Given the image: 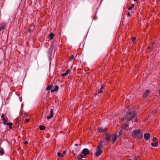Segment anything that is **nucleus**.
Returning <instances> with one entry per match:
<instances>
[{
  "label": "nucleus",
  "instance_id": "obj_37",
  "mask_svg": "<svg viewBox=\"0 0 160 160\" xmlns=\"http://www.w3.org/2000/svg\"><path fill=\"white\" fill-rule=\"evenodd\" d=\"M26 122H28L29 121V119H26Z\"/></svg>",
  "mask_w": 160,
  "mask_h": 160
},
{
  "label": "nucleus",
  "instance_id": "obj_35",
  "mask_svg": "<svg viewBox=\"0 0 160 160\" xmlns=\"http://www.w3.org/2000/svg\"><path fill=\"white\" fill-rule=\"evenodd\" d=\"M127 15H128V16L129 17L131 15L129 12H128Z\"/></svg>",
  "mask_w": 160,
  "mask_h": 160
},
{
  "label": "nucleus",
  "instance_id": "obj_32",
  "mask_svg": "<svg viewBox=\"0 0 160 160\" xmlns=\"http://www.w3.org/2000/svg\"><path fill=\"white\" fill-rule=\"evenodd\" d=\"M72 153H73L74 155H77V152H74V151H72Z\"/></svg>",
  "mask_w": 160,
  "mask_h": 160
},
{
  "label": "nucleus",
  "instance_id": "obj_7",
  "mask_svg": "<svg viewBox=\"0 0 160 160\" xmlns=\"http://www.w3.org/2000/svg\"><path fill=\"white\" fill-rule=\"evenodd\" d=\"M144 137L145 139L148 140L150 138V135L149 133H146L144 134Z\"/></svg>",
  "mask_w": 160,
  "mask_h": 160
},
{
  "label": "nucleus",
  "instance_id": "obj_34",
  "mask_svg": "<svg viewBox=\"0 0 160 160\" xmlns=\"http://www.w3.org/2000/svg\"><path fill=\"white\" fill-rule=\"evenodd\" d=\"M102 91H99L98 92V94L102 93Z\"/></svg>",
  "mask_w": 160,
  "mask_h": 160
},
{
  "label": "nucleus",
  "instance_id": "obj_13",
  "mask_svg": "<svg viewBox=\"0 0 160 160\" xmlns=\"http://www.w3.org/2000/svg\"><path fill=\"white\" fill-rule=\"evenodd\" d=\"M151 145L152 147H156L158 145V142L157 141H156L155 143L152 142L151 143Z\"/></svg>",
  "mask_w": 160,
  "mask_h": 160
},
{
  "label": "nucleus",
  "instance_id": "obj_28",
  "mask_svg": "<svg viewBox=\"0 0 160 160\" xmlns=\"http://www.w3.org/2000/svg\"><path fill=\"white\" fill-rule=\"evenodd\" d=\"M4 27L3 26H2L0 27V31L3 29L4 28Z\"/></svg>",
  "mask_w": 160,
  "mask_h": 160
},
{
  "label": "nucleus",
  "instance_id": "obj_24",
  "mask_svg": "<svg viewBox=\"0 0 160 160\" xmlns=\"http://www.w3.org/2000/svg\"><path fill=\"white\" fill-rule=\"evenodd\" d=\"M59 89V87L58 85H56L55 87V88L52 89V90H58Z\"/></svg>",
  "mask_w": 160,
  "mask_h": 160
},
{
  "label": "nucleus",
  "instance_id": "obj_29",
  "mask_svg": "<svg viewBox=\"0 0 160 160\" xmlns=\"http://www.w3.org/2000/svg\"><path fill=\"white\" fill-rule=\"evenodd\" d=\"M70 69H68L67 70V71H66V72L67 74H68L69 72H70Z\"/></svg>",
  "mask_w": 160,
  "mask_h": 160
},
{
  "label": "nucleus",
  "instance_id": "obj_36",
  "mask_svg": "<svg viewBox=\"0 0 160 160\" xmlns=\"http://www.w3.org/2000/svg\"><path fill=\"white\" fill-rule=\"evenodd\" d=\"M28 143V142L27 141H25L24 142V144H27Z\"/></svg>",
  "mask_w": 160,
  "mask_h": 160
},
{
  "label": "nucleus",
  "instance_id": "obj_26",
  "mask_svg": "<svg viewBox=\"0 0 160 160\" xmlns=\"http://www.w3.org/2000/svg\"><path fill=\"white\" fill-rule=\"evenodd\" d=\"M68 74L66 72L65 73H62L61 74V75L63 77H65V76H66Z\"/></svg>",
  "mask_w": 160,
  "mask_h": 160
},
{
  "label": "nucleus",
  "instance_id": "obj_11",
  "mask_svg": "<svg viewBox=\"0 0 160 160\" xmlns=\"http://www.w3.org/2000/svg\"><path fill=\"white\" fill-rule=\"evenodd\" d=\"M98 132H106L107 130L106 129L102 128H99L98 129Z\"/></svg>",
  "mask_w": 160,
  "mask_h": 160
},
{
  "label": "nucleus",
  "instance_id": "obj_17",
  "mask_svg": "<svg viewBox=\"0 0 160 160\" xmlns=\"http://www.w3.org/2000/svg\"><path fill=\"white\" fill-rule=\"evenodd\" d=\"M154 44V43H152L151 45V46H149L148 47V48L150 49H151L152 50H153V45Z\"/></svg>",
  "mask_w": 160,
  "mask_h": 160
},
{
  "label": "nucleus",
  "instance_id": "obj_19",
  "mask_svg": "<svg viewBox=\"0 0 160 160\" xmlns=\"http://www.w3.org/2000/svg\"><path fill=\"white\" fill-rule=\"evenodd\" d=\"M45 127L42 125H41L39 127V129L41 130H44L45 129Z\"/></svg>",
  "mask_w": 160,
  "mask_h": 160
},
{
  "label": "nucleus",
  "instance_id": "obj_18",
  "mask_svg": "<svg viewBox=\"0 0 160 160\" xmlns=\"http://www.w3.org/2000/svg\"><path fill=\"white\" fill-rule=\"evenodd\" d=\"M122 129L120 130H119V132L118 133V134H117V136L118 137L120 136L122 134Z\"/></svg>",
  "mask_w": 160,
  "mask_h": 160
},
{
  "label": "nucleus",
  "instance_id": "obj_3",
  "mask_svg": "<svg viewBox=\"0 0 160 160\" xmlns=\"http://www.w3.org/2000/svg\"><path fill=\"white\" fill-rule=\"evenodd\" d=\"M103 146L102 142L101 141L100 144L97 147V151L95 153L96 156H98L103 153V151L101 149Z\"/></svg>",
  "mask_w": 160,
  "mask_h": 160
},
{
  "label": "nucleus",
  "instance_id": "obj_33",
  "mask_svg": "<svg viewBox=\"0 0 160 160\" xmlns=\"http://www.w3.org/2000/svg\"><path fill=\"white\" fill-rule=\"evenodd\" d=\"M136 39V38L135 37H133L132 38V40L133 41H134Z\"/></svg>",
  "mask_w": 160,
  "mask_h": 160
},
{
  "label": "nucleus",
  "instance_id": "obj_9",
  "mask_svg": "<svg viewBox=\"0 0 160 160\" xmlns=\"http://www.w3.org/2000/svg\"><path fill=\"white\" fill-rule=\"evenodd\" d=\"M85 155H82L81 154L78 155L77 156V158L79 159L80 160L82 159V158H84L85 157Z\"/></svg>",
  "mask_w": 160,
  "mask_h": 160
},
{
  "label": "nucleus",
  "instance_id": "obj_42",
  "mask_svg": "<svg viewBox=\"0 0 160 160\" xmlns=\"http://www.w3.org/2000/svg\"><path fill=\"white\" fill-rule=\"evenodd\" d=\"M75 146H78V144L76 143V144H75Z\"/></svg>",
  "mask_w": 160,
  "mask_h": 160
},
{
  "label": "nucleus",
  "instance_id": "obj_6",
  "mask_svg": "<svg viewBox=\"0 0 160 160\" xmlns=\"http://www.w3.org/2000/svg\"><path fill=\"white\" fill-rule=\"evenodd\" d=\"M111 136L108 134V133H106L105 134V139L107 141V142H108L109 141L110 138H111Z\"/></svg>",
  "mask_w": 160,
  "mask_h": 160
},
{
  "label": "nucleus",
  "instance_id": "obj_45",
  "mask_svg": "<svg viewBox=\"0 0 160 160\" xmlns=\"http://www.w3.org/2000/svg\"><path fill=\"white\" fill-rule=\"evenodd\" d=\"M128 160H132L131 159H129Z\"/></svg>",
  "mask_w": 160,
  "mask_h": 160
},
{
  "label": "nucleus",
  "instance_id": "obj_5",
  "mask_svg": "<svg viewBox=\"0 0 160 160\" xmlns=\"http://www.w3.org/2000/svg\"><path fill=\"white\" fill-rule=\"evenodd\" d=\"M82 153L83 154L87 155L89 154L90 151L88 149L85 148L82 150Z\"/></svg>",
  "mask_w": 160,
  "mask_h": 160
},
{
  "label": "nucleus",
  "instance_id": "obj_47",
  "mask_svg": "<svg viewBox=\"0 0 160 160\" xmlns=\"http://www.w3.org/2000/svg\"><path fill=\"white\" fill-rule=\"evenodd\" d=\"M159 89H159V90H160V88H159Z\"/></svg>",
  "mask_w": 160,
  "mask_h": 160
},
{
  "label": "nucleus",
  "instance_id": "obj_8",
  "mask_svg": "<svg viewBox=\"0 0 160 160\" xmlns=\"http://www.w3.org/2000/svg\"><path fill=\"white\" fill-rule=\"evenodd\" d=\"M122 129H125L126 130H128V125L126 124H124L122 125L121 126Z\"/></svg>",
  "mask_w": 160,
  "mask_h": 160
},
{
  "label": "nucleus",
  "instance_id": "obj_21",
  "mask_svg": "<svg viewBox=\"0 0 160 160\" xmlns=\"http://www.w3.org/2000/svg\"><path fill=\"white\" fill-rule=\"evenodd\" d=\"M4 152L2 149H0V155H2L4 154Z\"/></svg>",
  "mask_w": 160,
  "mask_h": 160
},
{
  "label": "nucleus",
  "instance_id": "obj_1",
  "mask_svg": "<svg viewBox=\"0 0 160 160\" xmlns=\"http://www.w3.org/2000/svg\"><path fill=\"white\" fill-rule=\"evenodd\" d=\"M137 118V114L134 112H132L131 111H129L128 112H127L125 116V118L128 122H133V119L134 120V122H136V119Z\"/></svg>",
  "mask_w": 160,
  "mask_h": 160
},
{
  "label": "nucleus",
  "instance_id": "obj_10",
  "mask_svg": "<svg viewBox=\"0 0 160 160\" xmlns=\"http://www.w3.org/2000/svg\"><path fill=\"white\" fill-rule=\"evenodd\" d=\"M150 91H146L144 93V94L143 95V97L144 98H146L147 97L148 95L150 92Z\"/></svg>",
  "mask_w": 160,
  "mask_h": 160
},
{
  "label": "nucleus",
  "instance_id": "obj_22",
  "mask_svg": "<svg viewBox=\"0 0 160 160\" xmlns=\"http://www.w3.org/2000/svg\"><path fill=\"white\" fill-rule=\"evenodd\" d=\"M134 7V5L133 4H132L131 5V6L130 7H129L128 8V10H131L132 8H133Z\"/></svg>",
  "mask_w": 160,
  "mask_h": 160
},
{
  "label": "nucleus",
  "instance_id": "obj_31",
  "mask_svg": "<svg viewBox=\"0 0 160 160\" xmlns=\"http://www.w3.org/2000/svg\"><path fill=\"white\" fill-rule=\"evenodd\" d=\"M52 118V117H50V115L47 117V118L48 120Z\"/></svg>",
  "mask_w": 160,
  "mask_h": 160
},
{
  "label": "nucleus",
  "instance_id": "obj_4",
  "mask_svg": "<svg viewBox=\"0 0 160 160\" xmlns=\"http://www.w3.org/2000/svg\"><path fill=\"white\" fill-rule=\"evenodd\" d=\"M118 137L117 136V133H114L111 136V140L113 143H114L115 142L117 137Z\"/></svg>",
  "mask_w": 160,
  "mask_h": 160
},
{
  "label": "nucleus",
  "instance_id": "obj_30",
  "mask_svg": "<svg viewBox=\"0 0 160 160\" xmlns=\"http://www.w3.org/2000/svg\"><path fill=\"white\" fill-rule=\"evenodd\" d=\"M157 139V138L156 137H153L152 139L153 141H155Z\"/></svg>",
  "mask_w": 160,
  "mask_h": 160
},
{
  "label": "nucleus",
  "instance_id": "obj_20",
  "mask_svg": "<svg viewBox=\"0 0 160 160\" xmlns=\"http://www.w3.org/2000/svg\"><path fill=\"white\" fill-rule=\"evenodd\" d=\"M50 117H53V110L52 109H51L50 111Z\"/></svg>",
  "mask_w": 160,
  "mask_h": 160
},
{
  "label": "nucleus",
  "instance_id": "obj_15",
  "mask_svg": "<svg viewBox=\"0 0 160 160\" xmlns=\"http://www.w3.org/2000/svg\"><path fill=\"white\" fill-rule=\"evenodd\" d=\"M52 85H50L48 86L46 88V90H50L52 89Z\"/></svg>",
  "mask_w": 160,
  "mask_h": 160
},
{
  "label": "nucleus",
  "instance_id": "obj_38",
  "mask_svg": "<svg viewBox=\"0 0 160 160\" xmlns=\"http://www.w3.org/2000/svg\"><path fill=\"white\" fill-rule=\"evenodd\" d=\"M57 91H51V93H52V92H56Z\"/></svg>",
  "mask_w": 160,
  "mask_h": 160
},
{
  "label": "nucleus",
  "instance_id": "obj_39",
  "mask_svg": "<svg viewBox=\"0 0 160 160\" xmlns=\"http://www.w3.org/2000/svg\"><path fill=\"white\" fill-rule=\"evenodd\" d=\"M66 153V152L65 151H63V155H64V154L65 153Z\"/></svg>",
  "mask_w": 160,
  "mask_h": 160
},
{
  "label": "nucleus",
  "instance_id": "obj_43",
  "mask_svg": "<svg viewBox=\"0 0 160 160\" xmlns=\"http://www.w3.org/2000/svg\"><path fill=\"white\" fill-rule=\"evenodd\" d=\"M138 0H133V1L135 2H137L138 1Z\"/></svg>",
  "mask_w": 160,
  "mask_h": 160
},
{
  "label": "nucleus",
  "instance_id": "obj_40",
  "mask_svg": "<svg viewBox=\"0 0 160 160\" xmlns=\"http://www.w3.org/2000/svg\"><path fill=\"white\" fill-rule=\"evenodd\" d=\"M28 32L30 33L31 32V30L30 29H29L28 30Z\"/></svg>",
  "mask_w": 160,
  "mask_h": 160
},
{
  "label": "nucleus",
  "instance_id": "obj_23",
  "mask_svg": "<svg viewBox=\"0 0 160 160\" xmlns=\"http://www.w3.org/2000/svg\"><path fill=\"white\" fill-rule=\"evenodd\" d=\"M57 155L58 156L63 157L64 156V155L61 154L60 152H58L57 153Z\"/></svg>",
  "mask_w": 160,
  "mask_h": 160
},
{
  "label": "nucleus",
  "instance_id": "obj_44",
  "mask_svg": "<svg viewBox=\"0 0 160 160\" xmlns=\"http://www.w3.org/2000/svg\"><path fill=\"white\" fill-rule=\"evenodd\" d=\"M159 95H160V91H159Z\"/></svg>",
  "mask_w": 160,
  "mask_h": 160
},
{
  "label": "nucleus",
  "instance_id": "obj_2",
  "mask_svg": "<svg viewBox=\"0 0 160 160\" xmlns=\"http://www.w3.org/2000/svg\"><path fill=\"white\" fill-rule=\"evenodd\" d=\"M133 134L134 136V138L136 139H140L142 137L143 133L140 130H134Z\"/></svg>",
  "mask_w": 160,
  "mask_h": 160
},
{
  "label": "nucleus",
  "instance_id": "obj_27",
  "mask_svg": "<svg viewBox=\"0 0 160 160\" xmlns=\"http://www.w3.org/2000/svg\"><path fill=\"white\" fill-rule=\"evenodd\" d=\"M105 86L104 85H102L101 87L100 88L99 90H102L104 89Z\"/></svg>",
  "mask_w": 160,
  "mask_h": 160
},
{
  "label": "nucleus",
  "instance_id": "obj_41",
  "mask_svg": "<svg viewBox=\"0 0 160 160\" xmlns=\"http://www.w3.org/2000/svg\"><path fill=\"white\" fill-rule=\"evenodd\" d=\"M12 126H9V128L10 129H11L12 128Z\"/></svg>",
  "mask_w": 160,
  "mask_h": 160
},
{
  "label": "nucleus",
  "instance_id": "obj_12",
  "mask_svg": "<svg viewBox=\"0 0 160 160\" xmlns=\"http://www.w3.org/2000/svg\"><path fill=\"white\" fill-rule=\"evenodd\" d=\"M54 36V34L52 32H51L48 36L49 38H50V40H51Z\"/></svg>",
  "mask_w": 160,
  "mask_h": 160
},
{
  "label": "nucleus",
  "instance_id": "obj_16",
  "mask_svg": "<svg viewBox=\"0 0 160 160\" xmlns=\"http://www.w3.org/2000/svg\"><path fill=\"white\" fill-rule=\"evenodd\" d=\"M4 125H7L8 126H12V122H7L6 121L5 122V123L3 124Z\"/></svg>",
  "mask_w": 160,
  "mask_h": 160
},
{
  "label": "nucleus",
  "instance_id": "obj_46",
  "mask_svg": "<svg viewBox=\"0 0 160 160\" xmlns=\"http://www.w3.org/2000/svg\"><path fill=\"white\" fill-rule=\"evenodd\" d=\"M48 93H50V92H48Z\"/></svg>",
  "mask_w": 160,
  "mask_h": 160
},
{
  "label": "nucleus",
  "instance_id": "obj_14",
  "mask_svg": "<svg viewBox=\"0 0 160 160\" xmlns=\"http://www.w3.org/2000/svg\"><path fill=\"white\" fill-rule=\"evenodd\" d=\"M4 114H2L1 116V118H2V120H3V124H5V122L6 121V120L5 119L4 116Z\"/></svg>",
  "mask_w": 160,
  "mask_h": 160
},
{
  "label": "nucleus",
  "instance_id": "obj_25",
  "mask_svg": "<svg viewBox=\"0 0 160 160\" xmlns=\"http://www.w3.org/2000/svg\"><path fill=\"white\" fill-rule=\"evenodd\" d=\"M75 59V58L73 55H72L71 56V60H73Z\"/></svg>",
  "mask_w": 160,
  "mask_h": 160
}]
</instances>
